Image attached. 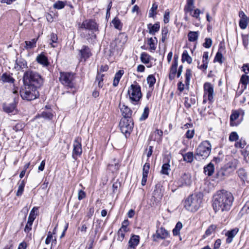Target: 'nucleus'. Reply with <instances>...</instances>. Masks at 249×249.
I'll return each mask as SVG.
<instances>
[{"instance_id":"obj_1","label":"nucleus","mask_w":249,"mask_h":249,"mask_svg":"<svg viewBox=\"0 0 249 249\" xmlns=\"http://www.w3.org/2000/svg\"><path fill=\"white\" fill-rule=\"evenodd\" d=\"M234 200L232 194L226 190H221L216 192L213 196V207L215 213L229 211Z\"/></svg>"},{"instance_id":"obj_2","label":"nucleus","mask_w":249,"mask_h":249,"mask_svg":"<svg viewBox=\"0 0 249 249\" xmlns=\"http://www.w3.org/2000/svg\"><path fill=\"white\" fill-rule=\"evenodd\" d=\"M202 198V195L201 194L190 195L183 202L184 208L188 211L195 213L201 207Z\"/></svg>"},{"instance_id":"obj_3","label":"nucleus","mask_w":249,"mask_h":249,"mask_svg":"<svg viewBox=\"0 0 249 249\" xmlns=\"http://www.w3.org/2000/svg\"><path fill=\"white\" fill-rule=\"evenodd\" d=\"M23 81L24 84L36 88L40 87L43 83L41 76L37 72L33 71H28L24 73Z\"/></svg>"},{"instance_id":"obj_4","label":"nucleus","mask_w":249,"mask_h":249,"mask_svg":"<svg viewBox=\"0 0 249 249\" xmlns=\"http://www.w3.org/2000/svg\"><path fill=\"white\" fill-rule=\"evenodd\" d=\"M212 145L209 141L202 142L195 151V159L197 160L206 159L210 155Z\"/></svg>"},{"instance_id":"obj_5","label":"nucleus","mask_w":249,"mask_h":249,"mask_svg":"<svg viewBox=\"0 0 249 249\" xmlns=\"http://www.w3.org/2000/svg\"><path fill=\"white\" fill-rule=\"evenodd\" d=\"M36 88L24 84V88L20 90V94L23 100L31 101L36 99L39 96V92Z\"/></svg>"},{"instance_id":"obj_6","label":"nucleus","mask_w":249,"mask_h":249,"mask_svg":"<svg viewBox=\"0 0 249 249\" xmlns=\"http://www.w3.org/2000/svg\"><path fill=\"white\" fill-rule=\"evenodd\" d=\"M127 93L131 102L133 104H136L142 97L141 86L136 82L130 86Z\"/></svg>"},{"instance_id":"obj_7","label":"nucleus","mask_w":249,"mask_h":249,"mask_svg":"<svg viewBox=\"0 0 249 249\" xmlns=\"http://www.w3.org/2000/svg\"><path fill=\"white\" fill-rule=\"evenodd\" d=\"M60 82L68 88L72 89L75 87L74 74L71 72H60L59 77Z\"/></svg>"},{"instance_id":"obj_8","label":"nucleus","mask_w":249,"mask_h":249,"mask_svg":"<svg viewBox=\"0 0 249 249\" xmlns=\"http://www.w3.org/2000/svg\"><path fill=\"white\" fill-rule=\"evenodd\" d=\"M133 121L132 119L122 118L120 122L119 126L122 133L125 135H129L133 128Z\"/></svg>"},{"instance_id":"obj_9","label":"nucleus","mask_w":249,"mask_h":249,"mask_svg":"<svg viewBox=\"0 0 249 249\" xmlns=\"http://www.w3.org/2000/svg\"><path fill=\"white\" fill-rule=\"evenodd\" d=\"M127 36L124 33H120L118 37L110 44L112 50H119L126 42Z\"/></svg>"},{"instance_id":"obj_10","label":"nucleus","mask_w":249,"mask_h":249,"mask_svg":"<svg viewBox=\"0 0 249 249\" xmlns=\"http://www.w3.org/2000/svg\"><path fill=\"white\" fill-rule=\"evenodd\" d=\"M81 141L80 137H76L73 142L72 157L75 160L82 153Z\"/></svg>"},{"instance_id":"obj_11","label":"nucleus","mask_w":249,"mask_h":249,"mask_svg":"<svg viewBox=\"0 0 249 249\" xmlns=\"http://www.w3.org/2000/svg\"><path fill=\"white\" fill-rule=\"evenodd\" d=\"M79 29H87L89 30H98V25L94 20L93 19H86L80 24H79Z\"/></svg>"},{"instance_id":"obj_12","label":"nucleus","mask_w":249,"mask_h":249,"mask_svg":"<svg viewBox=\"0 0 249 249\" xmlns=\"http://www.w3.org/2000/svg\"><path fill=\"white\" fill-rule=\"evenodd\" d=\"M37 210V208L34 207L30 212L29 216L28 218L27 223L24 229V231L25 232L28 233L31 230L33 223L36 217L35 212H36Z\"/></svg>"},{"instance_id":"obj_13","label":"nucleus","mask_w":249,"mask_h":249,"mask_svg":"<svg viewBox=\"0 0 249 249\" xmlns=\"http://www.w3.org/2000/svg\"><path fill=\"white\" fill-rule=\"evenodd\" d=\"M169 236V232L165 229L163 227H161L158 228L155 234H153V238L154 241H157L158 239H165Z\"/></svg>"},{"instance_id":"obj_14","label":"nucleus","mask_w":249,"mask_h":249,"mask_svg":"<svg viewBox=\"0 0 249 249\" xmlns=\"http://www.w3.org/2000/svg\"><path fill=\"white\" fill-rule=\"evenodd\" d=\"M91 54L90 50L88 46L83 45L82 48L79 50L78 55L81 61H86Z\"/></svg>"},{"instance_id":"obj_15","label":"nucleus","mask_w":249,"mask_h":249,"mask_svg":"<svg viewBox=\"0 0 249 249\" xmlns=\"http://www.w3.org/2000/svg\"><path fill=\"white\" fill-rule=\"evenodd\" d=\"M191 176L189 173H183L178 180L177 183L178 187L189 186L191 183Z\"/></svg>"},{"instance_id":"obj_16","label":"nucleus","mask_w":249,"mask_h":249,"mask_svg":"<svg viewBox=\"0 0 249 249\" xmlns=\"http://www.w3.org/2000/svg\"><path fill=\"white\" fill-rule=\"evenodd\" d=\"M204 98L207 95L208 100L212 102L213 99V87L210 83L206 82L204 84Z\"/></svg>"},{"instance_id":"obj_17","label":"nucleus","mask_w":249,"mask_h":249,"mask_svg":"<svg viewBox=\"0 0 249 249\" xmlns=\"http://www.w3.org/2000/svg\"><path fill=\"white\" fill-rule=\"evenodd\" d=\"M239 17L240 18L239 22V26L241 29H245L249 22V19L243 11H239Z\"/></svg>"},{"instance_id":"obj_18","label":"nucleus","mask_w":249,"mask_h":249,"mask_svg":"<svg viewBox=\"0 0 249 249\" xmlns=\"http://www.w3.org/2000/svg\"><path fill=\"white\" fill-rule=\"evenodd\" d=\"M140 242V236L139 235L133 234L128 241V246L127 249H136Z\"/></svg>"},{"instance_id":"obj_19","label":"nucleus","mask_w":249,"mask_h":249,"mask_svg":"<svg viewBox=\"0 0 249 249\" xmlns=\"http://www.w3.org/2000/svg\"><path fill=\"white\" fill-rule=\"evenodd\" d=\"M120 109L123 118L132 119V110L127 106L123 105L122 106L120 105Z\"/></svg>"},{"instance_id":"obj_20","label":"nucleus","mask_w":249,"mask_h":249,"mask_svg":"<svg viewBox=\"0 0 249 249\" xmlns=\"http://www.w3.org/2000/svg\"><path fill=\"white\" fill-rule=\"evenodd\" d=\"M238 231L239 229L237 228H235L233 229L227 231V232L225 233L226 236L227 237L226 239V243L228 244L231 243L232 241L233 238L237 234Z\"/></svg>"},{"instance_id":"obj_21","label":"nucleus","mask_w":249,"mask_h":249,"mask_svg":"<svg viewBox=\"0 0 249 249\" xmlns=\"http://www.w3.org/2000/svg\"><path fill=\"white\" fill-rule=\"evenodd\" d=\"M149 169L150 163L148 162H146L143 165L142 168V178L141 182V184L142 186H144L146 184Z\"/></svg>"},{"instance_id":"obj_22","label":"nucleus","mask_w":249,"mask_h":249,"mask_svg":"<svg viewBox=\"0 0 249 249\" xmlns=\"http://www.w3.org/2000/svg\"><path fill=\"white\" fill-rule=\"evenodd\" d=\"M36 61L44 67H47L50 64L47 57L43 53L37 56Z\"/></svg>"},{"instance_id":"obj_23","label":"nucleus","mask_w":249,"mask_h":249,"mask_svg":"<svg viewBox=\"0 0 249 249\" xmlns=\"http://www.w3.org/2000/svg\"><path fill=\"white\" fill-rule=\"evenodd\" d=\"M230 174V171L227 170V168L223 166L216 173V177L220 180H223L225 177H228Z\"/></svg>"},{"instance_id":"obj_24","label":"nucleus","mask_w":249,"mask_h":249,"mask_svg":"<svg viewBox=\"0 0 249 249\" xmlns=\"http://www.w3.org/2000/svg\"><path fill=\"white\" fill-rule=\"evenodd\" d=\"M208 54L209 53L208 52H205L203 53V58H202V63L203 64L199 66V62H198V66L197 67L199 69L201 70H206L208 67Z\"/></svg>"},{"instance_id":"obj_25","label":"nucleus","mask_w":249,"mask_h":249,"mask_svg":"<svg viewBox=\"0 0 249 249\" xmlns=\"http://www.w3.org/2000/svg\"><path fill=\"white\" fill-rule=\"evenodd\" d=\"M160 28V23L157 22L154 25L151 23L148 24L147 28L149 29V33L152 35H154L156 32H158Z\"/></svg>"},{"instance_id":"obj_26","label":"nucleus","mask_w":249,"mask_h":249,"mask_svg":"<svg viewBox=\"0 0 249 249\" xmlns=\"http://www.w3.org/2000/svg\"><path fill=\"white\" fill-rule=\"evenodd\" d=\"M150 58V55L145 52H143L141 54L140 58L142 62L147 64V67L148 68H150L152 66V65L149 64Z\"/></svg>"},{"instance_id":"obj_27","label":"nucleus","mask_w":249,"mask_h":249,"mask_svg":"<svg viewBox=\"0 0 249 249\" xmlns=\"http://www.w3.org/2000/svg\"><path fill=\"white\" fill-rule=\"evenodd\" d=\"M163 135V132L161 130L157 129L151 136V139L155 141H161Z\"/></svg>"},{"instance_id":"obj_28","label":"nucleus","mask_w":249,"mask_h":249,"mask_svg":"<svg viewBox=\"0 0 249 249\" xmlns=\"http://www.w3.org/2000/svg\"><path fill=\"white\" fill-rule=\"evenodd\" d=\"M194 159H195V154H194L193 152H188L183 155V161L187 163H192Z\"/></svg>"},{"instance_id":"obj_29","label":"nucleus","mask_w":249,"mask_h":249,"mask_svg":"<svg viewBox=\"0 0 249 249\" xmlns=\"http://www.w3.org/2000/svg\"><path fill=\"white\" fill-rule=\"evenodd\" d=\"M214 170V166L212 162H210L204 167V173L208 176H211L213 174Z\"/></svg>"},{"instance_id":"obj_30","label":"nucleus","mask_w":249,"mask_h":249,"mask_svg":"<svg viewBox=\"0 0 249 249\" xmlns=\"http://www.w3.org/2000/svg\"><path fill=\"white\" fill-rule=\"evenodd\" d=\"M16 108V104L14 102L10 104H4L3 109L5 112L9 113H12Z\"/></svg>"},{"instance_id":"obj_31","label":"nucleus","mask_w":249,"mask_h":249,"mask_svg":"<svg viewBox=\"0 0 249 249\" xmlns=\"http://www.w3.org/2000/svg\"><path fill=\"white\" fill-rule=\"evenodd\" d=\"M0 80L3 82H7L9 83H13L15 79L11 76L10 74L5 72L0 75Z\"/></svg>"},{"instance_id":"obj_32","label":"nucleus","mask_w":249,"mask_h":249,"mask_svg":"<svg viewBox=\"0 0 249 249\" xmlns=\"http://www.w3.org/2000/svg\"><path fill=\"white\" fill-rule=\"evenodd\" d=\"M237 164V160H233L229 162L227 165H225L224 167L227 168V170L228 171H230L231 173L236 169Z\"/></svg>"},{"instance_id":"obj_33","label":"nucleus","mask_w":249,"mask_h":249,"mask_svg":"<svg viewBox=\"0 0 249 249\" xmlns=\"http://www.w3.org/2000/svg\"><path fill=\"white\" fill-rule=\"evenodd\" d=\"M239 116V113L237 111H234L230 116V125L231 126H237L238 124L235 122Z\"/></svg>"},{"instance_id":"obj_34","label":"nucleus","mask_w":249,"mask_h":249,"mask_svg":"<svg viewBox=\"0 0 249 249\" xmlns=\"http://www.w3.org/2000/svg\"><path fill=\"white\" fill-rule=\"evenodd\" d=\"M178 65L176 64H172L170 70V73L169 74V79L170 80H173L175 79L176 74L177 72V67Z\"/></svg>"},{"instance_id":"obj_35","label":"nucleus","mask_w":249,"mask_h":249,"mask_svg":"<svg viewBox=\"0 0 249 249\" xmlns=\"http://www.w3.org/2000/svg\"><path fill=\"white\" fill-rule=\"evenodd\" d=\"M38 38V37L37 38L32 39L31 41H25V46H24L25 49L26 50H29L36 47V41Z\"/></svg>"},{"instance_id":"obj_36","label":"nucleus","mask_w":249,"mask_h":249,"mask_svg":"<svg viewBox=\"0 0 249 249\" xmlns=\"http://www.w3.org/2000/svg\"><path fill=\"white\" fill-rule=\"evenodd\" d=\"M114 28L119 31L122 30L123 23L117 17H115L111 21Z\"/></svg>"},{"instance_id":"obj_37","label":"nucleus","mask_w":249,"mask_h":249,"mask_svg":"<svg viewBox=\"0 0 249 249\" xmlns=\"http://www.w3.org/2000/svg\"><path fill=\"white\" fill-rule=\"evenodd\" d=\"M188 37L190 42L196 41L198 37V32L190 31L188 34Z\"/></svg>"},{"instance_id":"obj_38","label":"nucleus","mask_w":249,"mask_h":249,"mask_svg":"<svg viewBox=\"0 0 249 249\" xmlns=\"http://www.w3.org/2000/svg\"><path fill=\"white\" fill-rule=\"evenodd\" d=\"M216 228V226L214 225H211L206 230L204 234L202 236V238L205 239L208 236L211 235L213 232Z\"/></svg>"},{"instance_id":"obj_39","label":"nucleus","mask_w":249,"mask_h":249,"mask_svg":"<svg viewBox=\"0 0 249 249\" xmlns=\"http://www.w3.org/2000/svg\"><path fill=\"white\" fill-rule=\"evenodd\" d=\"M247 144L245 139L243 138H241L234 144V147L236 148L243 149L245 148Z\"/></svg>"},{"instance_id":"obj_40","label":"nucleus","mask_w":249,"mask_h":249,"mask_svg":"<svg viewBox=\"0 0 249 249\" xmlns=\"http://www.w3.org/2000/svg\"><path fill=\"white\" fill-rule=\"evenodd\" d=\"M181 61L183 63L186 61L189 64L192 62V58L186 50H184L182 54Z\"/></svg>"},{"instance_id":"obj_41","label":"nucleus","mask_w":249,"mask_h":249,"mask_svg":"<svg viewBox=\"0 0 249 249\" xmlns=\"http://www.w3.org/2000/svg\"><path fill=\"white\" fill-rule=\"evenodd\" d=\"M182 228V224L181 222L178 221L175 227L173 230V234L174 236L179 235L180 231Z\"/></svg>"},{"instance_id":"obj_42","label":"nucleus","mask_w":249,"mask_h":249,"mask_svg":"<svg viewBox=\"0 0 249 249\" xmlns=\"http://www.w3.org/2000/svg\"><path fill=\"white\" fill-rule=\"evenodd\" d=\"M25 185V182L24 180H22L19 182L18 190L16 194L17 196H21L22 195L24 191Z\"/></svg>"},{"instance_id":"obj_43","label":"nucleus","mask_w":249,"mask_h":249,"mask_svg":"<svg viewBox=\"0 0 249 249\" xmlns=\"http://www.w3.org/2000/svg\"><path fill=\"white\" fill-rule=\"evenodd\" d=\"M158 9V4L155 2L152 4V6L149 10V17L154 18L157 14L156 11Z\"/></svg>"},{"instance_id":"obj_44","label":"nucleus","mask_w":249,"mask_h":249,"mask_svg":"<svg viewBox=\"0 0 249 249\" xmlns=\"http://www.w3.org/2000/svg\"><path fill=\"white\" fill-rule=\"evenodd\" d=\"M66 3V1L58 0L53 4V7L56 9H62L65 7Z\"/></svg>"},{"instance_id":"obj_45","label":"nucleus","mask_w":249,"mask_h":249,"mask_svg":"<svg viewBox=\"0 0 249 249\" xmlns=\"http://www.w3.org/2000/svg\"><path fill=\"white\" fill-rule=\"evenodd\" d=\"M192 76V71L189 69H187L186 70L185 74V83L186 86H188L190 84V78Z\"/></svg>"},{"instance_id":"obj_46","label":"nucleus","mask_w":249,"mask_h":249,"mask_svg":"<svg viewBox=\"0 0 249 249\" xmlns=\"http://www.w3.org/2000/svg\"><path fill=\"white\" fill-rule=\"evenodd\" d=\"M237 174L239 178L243 181H244L247 179V173L244 169H239L237 171Z\"/></svg>"},{"instance_id":"obj_47","label":"nucleus","mask_w":249,"mask_h":249,"mask_svg":"<svg viewBox=\"0 0 249 249\" xmlns=\"http://www.w3.org/2000/svg\"><path fill=\"white\" fill-rule=\"evenodd\" d=\"M58 40L57 36L54 33H52L50 35V44L51 45L53 48L56 47V46L53 43H56Z\"/></svg>"},{"instance_id":"obj_48","label":"nucleus","mask_w":249,"mask_h":249,"mask_svg":"<svg viewBox=\"0 0 249 249\" xmlns=\"http://www.w3.org/2000/svg\"><path fill=\"white\" fill-rule=\"evenodd\" d=\"M241 153L244 160L247 162L249 160V145L246 146L245 148L241 151Z\"/></svg>"},{"instance_id":"obj_49","label":"nucleus","mask_w":249,"mask_h":249,"mask_svg":"<svg viewBox=\"0 0 249 249\" xmlns=\"http://www.w3.org/2000/svg\"><path fill=\"white\" fill-rule=\"evenodd\" d=\"M116 160L114 159L113 163H109L108 165V168L109 170H112V172L117 171L119 169V163L118 162H115Z\"/></svg>"},{"instance_id":"obj_50","label":"nucleus","mask_w":249,"mask_h":249,"mask_svg":"<svg viewBox=\"0 0 249 249\" xmlns=\"http://www.w3.org/2000/svg\"><path fill=\"white\" fill-rule=\"evenodd\" d=\"M147 83L149 84V88L152 87L155 82H156V78L153 75H149L147 78Z\"/></svg>"},{"instance_id":"obj_51","label":"nucleus","mask_w":249,"mask_h":249,"mask_svg":"<svg viewBox=\"0 0 249 249\" xmlns=\"http://www.w3.org/2000/svg\"><path fill=\"white\" fill-rule=\"evenodd\" d=\"M149 113V108L148 107H146L144 108L143 112L141 116L140 120L141 121L145 120L146 119H147L148 117Z\"/></svg>"},{"instance_id":"obj_52","label":"nucleus","mask_w":249,"mask_h":249,"mask_svg":"<svg viewBox=\"0 0 249 249\" xmlns=\"http://www.w3.org/2000/svg\"><path fill=\"white\" fill-rule=\"evenodd\" d=\"M222 58L223 55L220 51V49H219L214 57V61H217L219 63L222 64L223 63Z\"/></svg>"},{"instance_id":"obj_53","label":"nucleus","mask_w":249,"mask_h":249,"mask_svg":"<svg viewBox=\"0 0 249 249\" xmlns=\"http://www.w3.org/2000/svg\"><path fill=\"white\" fill-rule=\"evenodd\" d=\"M170 165L169 163L163 164L162 166L161 173L162 174L167 175H168L169 174L168 171L170 170Z\"/></svg>"},{"instance_id":"obj_54","label":"nucleus","mask_w":249,"mask_h":249,"mask_svg":"<svg viewBox=\"0 0 249 249\" xmlns=\"http://www.w3.org/2000/svg\"><path fill=\"white\" fill-rule=\"evenodd\" d=\"M229 141L231 142H236L239 140V136L237 132H232L229 136Z\"/></svg>"},{"instance_id":"obj_55","label":"nucleus","mask_w":249,"mask_h":249,"mask_svg":"<svg viewBox=\"0 0 249 249\" xmlns=\"http://www.w3.org/2000/svg\"><path fill=\"white\" fill-rule=\"evenodd\" d=\"M40 116L43 118L51 120L53 118V115L50 112L43 111L40 114Z\"/></svg>"},{"instance_id":"obj_56","label":"nucleus","mask_w":249,"mask_h":249,"mask_svg":"<svg viewBox=\"0 0 249 249\" xmlns=\"http://www.w3.org/2000/svg\"><path fill=\"white\" fill-rule=\"evenodd\" d=\"M25 127V124L22 123H17L14 127L13 129L17 132L18 131L22 130Z\"/></svg>"},{"instance_id":"obj_57","label":"nucleus","mask_w":249,"mask_h":249,"mask_svg":"<svg viewBox=\"0 0 249 249\" xmlns=\"http://www.w3.org/2000/svg\"><path fill=\"white\" fill-rule=\"evenodd\" d=\"M212 44V40L210 38H206L205 42L203 44L204 47L206 48H210Z\"/></svg>"},{"instance_id":"obj_58","label":"nucleus","mask_w":249,"mask_h":249,"mask_svg":"<svg viewBox=\"0 0 249 249\" xmlns=\"http://www.w3.org/2000/svg\"><path fill=\"white\" fill-rule=\"evenodd\" d=\"M125 234V233L121 231L118 230L117 234V240L120 242H122L124 238Z\"/></svg>"},{"instance_id":"obj_59","label":"nucleus","mask_w":249,"mask_h":249,"mask_svg":"<svg viewBox=\"0 0 249 249\" xmlns=\"http://www.w3.org/2000/svg\"><path fill=\"white\" fill-rule=\"evenodd\" d=\"M242 41H243V44L245 48H247L248 45H249V36L248 35H242Z\"/></svg>"},{"instance_id":"obj_60","label":"nucleus","mask_w":249,"mask_h":249,"mask_svg":"<svg viewBox=\"0 0 249 249\" xmlns=\"http://www.w3.org/2000/svg\"><path fill=\"white\" fill-rule=\"evenodd\" d=\"M249 82V77L246 75H243L240 79V82L246 86L248 82Z\"/></svg>"},{"instance_id":"obj_61","label":"nucleus","mask_w":249,"mask_h":249,"mask_svg":"<svg viewBox=\"0 0 249 249\" xmlns=\"http://www.w3.org/2000/svg\"><path fill=\"white\" fill-rule=\"evenodd\" d=\"M148 44L150 46V49L155 50L156 48L154 39L151 37L148 39Z\"/></svg>"},{"instance_id":"obj_62","label":"nucleus","mask_w":249,"mask_h":249,"mask_svg":"<svg viewBox=\"0 0 249 249\" xmlns=\"http://www.w3.org/2000/svg\"><path fill=\"white\" fill-rule=\"evenodd\" d=\"M241 212H242L243 213H249V201H248L243 207L242 208L241 210Z\"/></svg>"},{"instance_id":"obj_63","label":"nucleus","mask_w":249,"mask_h":249,"mask_svg":"<svg viewBox=\"0 0 249 249\" xmlns=\"http://www.w3.org/2000/svg\"><path fill=\"white\" fill-rule=\"evenodd\" d=\"M169 17H170V12L168 10H166L163 16V21L164 23H168L169 21Z\"/></svg>"},{"instance_id":"obj_64","label":"nucleus","mask_w":249,"mask_h":249,"mask_svg":"<svg viewBox=\"0 0 249 249\" xmlns=\"http://www.w3.org/2000/svg\"><path fill=\"white\" fill-rule=\"evenodd\" d=\"M124 70H120L117 72L116 73L114 78L120 81L121 78L122 77V76L124 74Z\"/></svg>"}]
</instances>
